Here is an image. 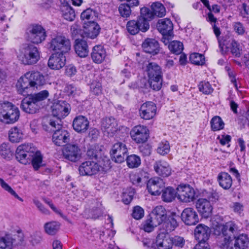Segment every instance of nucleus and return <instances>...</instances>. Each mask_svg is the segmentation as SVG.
<instances>
[{
    "label": "nucleus",
    "mask_w": 249,
    "mask_h": 249,
    "mask_svg": "<svg viewBox=\"0 0 249 249\" xmlns=\"http://www.w3.org/2000/svg\"><path fill=\"white\" fill-rule=\"evenodd\" d=\"M168 48L173 53L178 54L181 53L183 50L182 42L178 41H173L168 44Z\"/></svg>",
    "instance_id": "obj_44"
},
{
    "label": "nucleus",
    "mask_w": 249,
    "mask_h": 249,
    "mask_svg": "<svg viewBox=\"0 0 249 249\" xmlns=\"http://www.w3.org/2000/svg\"><path fill=\"white\" fill-rule=\"evenodd\" d=\"M233 27L234 31L239 35H243L245 32V28L242 23L240 22H236L233 23Z\"/></svg>",
    "instance_id": "obj_64"
},
{
    "label": "nucleus",
    "mask_w": 249,
    "mask_h": 249,
    "mask_svg": "<svg viewBox=\"0 0 249 249\" xmlns=\"http://www.w3.org/2000/svg\"><path fill=\"white\" fill-rule=\"evenodd\" d=\"M94 16V12L90 8H88L84 11L81 14L82 20H89L92 19Z\"/></svg>",
    "instance_id": "obj_63"
},
{
    "label": "nucleus",
    "mask_w": 249,
    "mask_h": 249,
    "mask_svg": "<svg viewBox=\"0 0 249 249\" xmlns=\"http://www.w3.org/2000/svg\"><path fill=\"white\" fill-rule=\"evenodd\" d=\"M100 29L99 25L95 22L89 21L88 23H84L82 36L83 37L94 39L98 35Z\"/></svg>",
    "instance_id": "obj_22"
},
{
    "label": "nucleus",
    "mask_w": 249,
    "mask_h": 249,
    "mask_svg": "<svg viewBox=\"0 0 249 249\" xmlns=\"http://www.w3.org/2000/svg\"><path fill=\"white\" fill-rule=\"evenodd\" d=\"M104 168L96 161L88 160L83 162L79 167V172L82 176H92L103 170Z\"/></svg>",
    "instance_id": "obj_15"
},
{
    "label": "nucleus",
    "mask_w": 249,
    "mask_h": 249,
    "mask_svg": "<svg viewBox=\"0 0 249 249\" xmlns=\"http://www.w3.org/2000/svg\"><path fill=\"white\" fill-rule=\"evenodd\" d=\"M26 73L33 89H38L46 84V77L40 71H32Z\"/></svg>",
    "instance_id": "obj_19"
},
{
    "label": "nucleus",
    "mask_w": 249,
    "mask_h": 249,
    "mask_svg": "<svg viewBox=\"0 0 249 249\" xmlns=\"http://www.w3.org/2000/svg\"><path fill=\"white\" fill-rule=\"evenodd\" d=\"M231 51L234 56L240 57L242 53L243 47L237 41L232 40L231 44Z\"/></svg>",
    "instance_id": "obj_45"
},
{
    "label": "nucleus",
    "mask_w": 249,
    "mask_h": 249,
    "mask_svg": "<svg viewBox=\"0 0 249 249\" xmlns=\"http://www.w3.org/2000/svg\"><path fill=\"white\" fill-rule=\"evenodd\" d=\"M130 7L127 4H121L119 7V11L121 16L124 18L128 17L131 13Z\"/></svg>",
    "instance_id": "obj_58"
},
{
    "label": "nucleus",
    "mask_w": 249,
    "mask_h": 249,
    "mask_svg": "<svg viewBox=\"0 0 249 249\" xmlns=\"http://www.w3.org/2000/svg\"><path fill=\"white\" fill-rule=\"evenodd\" d=\"M65 90L69 96H72V97L79 95L80 93V90L72 85H67L65 89Z\"/></svg>",
    "instance_id": "obj_62"
},
{
    "label": "nucleus",
    "mask_w": 249,
    "mask_h": 249,
    "mask_svg": "<svg viewBox=\"0 0 249 249\" xmlns=\"http://www.w3.org/2000/svg\"><path fill=\"white\" fill-rule=\"evenodd\" d=\"M144 174H145V173L142 171L132 174L130 177V180L133 184L139 185L144 180L145 178Z\"/></svg>",
    "instance_id": "obj_50"
},
{
    "label": "nucleus",
    "mask_w": 249,
    "mask_h": 249,
    "mask_svg": "<svg viewBox=\"0 0 249 249\" xmlns=\"http://www.w3.org/2000/svg\"><path fill=\"white\" fill-rule=\"evenodd\" d=\"M219 185L224 189L227 190L231 188L232 184L231 176L227 173L221 172L217 177Z\"/></svg>",
    "instance_id": "obj_35"
},
{
    "label": "nucleus",
    "mask_w": 249,
    "mask_h": 249,
    "mask_svg": "<svg viewBox=\"0 0 249 249\" xmlns=\"http://www.w3.org/2000/svg\"><path fill=\"white\" fill-rule=\"evenodd\" d=\"M25 73L18 80L16 84V89L18 92L23 96L28 95L33 89L30 82Z\"/></svg>",
    "instance_id": "obj_23"
},
{
    "label": "nucleus",
    "mask_w": 249,
    "mask_h": 249,
    "mask_svg": "<svg viewBox=\"0 0 249 249\" xmlns=\"http://www.w3.org/2000/svg\"><path fill=\"white\" fill-rule=\"evenodd\" d=\"M143 69L145 70L148 77L150 87L155 90H159L162 85V72L161 68L157 63L145 61Z\"/></svg>",
    "instance_id": "obj_4"
},
{
    "label": "nucleus",
    "mask_w": 249,
    "mask_h": 249,
    "mask_svg": "<svg viewBox=\"0 0 249 249\" xmlns=\"http://www.w3.org/2000/svg\"><path fill=\"white\" fill-rule=\"evenodd\" d=\"M63 157L65 159L72 161L76 162L81 157V150L77 144H68L62 150Z\"/></svg>",
    "instance_id": "obj_14"
},
{
    "label": "nucleus",
    "mask_w": 249,
    "mask_h": 249,
    "mask_svg": "<svg viewBox=\"0 0 249 249\" xmlns=\"http://www.w3.org/2000/svg\"><path fill=\"white\" fill-rule=\"evenodd\" d=\"M72 125L76 131L85 132L89 126V122L85 116L80 115L74 118Z\"/></svg>",
    "instance_id": "obj_31"
},
{
    "label": "nucleus",
    "mask_w": 249,
    "mask_h": 249,
    "mask_svg": "<svg viewBox=\"0 0 249 249\" xmlns=\"http://www.w3.org/2000/svg\"><path fill=\"white\" fill-rule=\"evenodd\" d=\"M157 28L162 36L173 35V25L171 21L168 18L159 20L158 22Z\"/></svg>",
    "instance_id": "obj_29"
},
{
    "label": "nucleus",
    "mask_w": 249,
    "mask_h": 249,
    "mask_svg": "<svg viewBox=\"0 0 249 249\" xmlns=\"http://www.w3.org/2000/svg\"><path fill=\"white\" fill-rule=\"evenodd\" d=\"M161 193L162 200L166 202H172L177 196V191L171 187L163 188Z\"/></svg>",
    "instance_id": "obj_36"
},
{
    "label": "nucleus",
    "mask_w": 249,
    "mask_h": 249,
    "mask_svg": "<svg viewBox=\"0 0 249 249\" xmlns=\"http://www.w3.org/2000/svg\"><path fill=\"white\" fill-rule=\"evenodd\" d=\"M170 147L167 141H163L160 143L157 148V152L161 155L167 154L170 151Z\"/></svg>",
    "instance_id": "obj_56"
},
{
    "label": "nucleus",
    "mask_w": 249,
    "mask_h": 249,
    "mask_svg": "<svg viewBox=\"0 0 249 249\" xmlns=\"http://www.w3.org/2000/svg\"><path fill=\"white\" fill-rule=\"evenodd\" d=\"M101 127L103 131L112 136L118 129L116 120L112 117H106L102 121Z\"/></svg>",
    "instance_id": "obj_27"
},
{
    "label": "nucleus",
    "mask_w": 249,
    "mask_h": 249,
    "mask_svg": "<svg viewBox=\"0 0 249 249\" xmlns=\"http://www.w3.org/2000/svg\"><path fill=\"white\" fill-rule=\"evenodd\" d=\"M101 153V149L97 145H94L89 148L87 151V155L90 158L97 159Z\"/></svg>",
    "instance_id": "obj_60"
},
{
    "label": "nucleus",
    "mask_w": 249,
    "mask_h": 249,
    "mask_svg": "<svg viewBox=\"0 0 249 249\" xmlns=\"http://www.w3.org/2000/svg\"><path fill=\"white\" fill-rule=\"evenodd\" d=\"M130 134L131 139L136 143H143L147 141L149 131L146 126L140 124L134 126L131 129Z\"/></svg>",
    "instance_id": "obj_12"
},
{
    "label": "nucleus",
    "mask_w": 249,
    "mask_h": 249,
    "mask_svg": "<svg viewBox=\"0 0 249 249\" xmlns=\"http://www.w3.org/2000/svg\"><path fill=\"white\" fill-rule=\"evenodd\" d=\"M9 140L12 143L19 142L24 138V133L20 128L15 126L12 127L8 132Z\"/></svg>",
    "instance_id": "obj_34"
},
{
    "label": "nucleus",
    "mask_w": 249,
    "mask_h": 249,
    "mask_svg": "<svg viewBox=\"0 0 249 249\" xmlns=\"http://www.w3.org/2000/svg\"><path fill=\"white\" fill-rule=\"evenodd\" d=\"M157 107L155 103L148 101L143 103L139 110L141 119L145 120L152 119L156 115Z\"/></svg>",
    "instance_id": "obj_18"
},
{
    "label": "nucleus",
    "mask_w": 249,
    "mask_h": 249,
    "mask_svg": "<svg viewBox=\"0 0 249 249\" xmlns=\"http://www.w3.org/2000/svg\"><path fill=\"white\" fill-rule=\"evenodd\" d=\"M66 54L54 53L50 56L48 66L52 70H59L66 64Z\"/></svg>",
    "instance_id": "obj_20"
},
{
    "label": "nucleus",
    "mask_w": 249,
    "mask_h": 249,
    "mask_svg": "<svg viewBox=\"0 0 249 249\" xmlns=\"http://www.w3.org/2000/svg\"><path fill=\"white\" fill-rule=\"evenodd\" d=\"M0 185L2 189L9 193L15 198L18 199L21 202L23 201L22 198L19 197L18 195L16 193V192L6 182H5L3 179L1 178H0Z\"/></svg>",
    "instance_id": "obj_52"
},
{
    "label": "nucleus",
    "mask_w": 249,
    "mask_h": 249,
    "mask_svg": "<svg viewBox=\"0 0 249 249\" xmlns=\"http://www.w3.org/2000/svg\"><path fill=\"white\" fill-rule=\"evenodd\" d=\"M164 187V183L162 179L156 177L150 178L147 183V189L152 196H159Z\"/></svg>",
    "instance_id": "obj_21"
},
{
    "label": "nucleus",
    "mask_w": 249,
    "mask_h": 249,
    "mask_svg": "<svg viewBox=\"0 0 249 249\" xmlns=\"http://www.w3.org/2000/svg\"><path fill=\"white\" fill-rule=\"evenodd\" d=\"M235 238L234 247L235 249H246L249 244V240L248 236L245 234H241Z\"/></svg>",
    "instance_id": "obj_38"
},
{
    "label": "nucleus",
    "mask_w": 249,
    "mask_h": 249,
    "mask_svg": "<svg viewBox=\"0 0 249 249\" xmlns=\"http://www.w3.org/2000/svg\"><path fill=\"white\" fill-rule=\"evenodd\" d=\"M211 232V229L207 226L202 224H198L195 228L194 234L198 243L193 249H210L207 242Z\"/></svg>",
    "instance_id": "obj_10"
},
{
    "label": "nucleus",
    "mask_w": 249,
    "mask_h": 249,
    "mask_svg": "<svg viewBox=\"0 0 249 249\" xmlns=\"http://www.w3.org/2000/svg\"><path fill=\"white\" fill-rule=\"evenodd\" d=\"M0 155L6 160L12 159L13 152L11 151L9 144L3 143L0 145Z\"/></svg>",
    "instance_id": "obj_43"
},
{
    "label": "nucleus",
    "mask_w": 249,
    "mask_h": 249,
    "mask_svg": "<svg viewBox=\"0 0 249 249\" xmlns=\"http://www.w3.org/2000/svg\"><path fill=\"white\" fill-rule=\"evenodd\" d=\"M45 231L49 234H54L59 228L58 223L55 221H52L47 223L44 226Z\"/></svg>",
    "instance_id": "obj_47"
},
{
    "label": "nucleus",
    "mask_w": 249,
    "mask_h": 249,
    "mask_svg": "<svg viewBox=\"0 0 249 249\" xmlns=\"http://www.w3.org/2000/svg\"><path fill=\"white\" fill-rule=\"evenodd\" d=\"M48 45L51 51L63 54L68 53L71 49L70 39L60 35L53 36Z\"/></svg>",
    "instance_id": "obj_9"
},
{
    "label": "nucleus",
    "mask_w": 249,
    "mask_h": 249,
    "mask_svg": "<svg viewBox=\"0 0 249 249\" xmlns=\"http://www.w3.org/2000/svg\"><path fill=\"white\" fill-rule=\"evenodd\" d=\"M211 127L213 131H220L224 128L225 124L221 118L218 116L213 117L210 121Z\"/></svg>",
    "instance_id": "obj_41"
},
{
    "label": "nucleus",
    "mask_w": 249,
    "mask_h": 249,
    "mask_svg": "<svg viewBox=\"0 0 249 249\" xmlns=\"http://www.w3.org/2000/svg\"><path fill=\"white\" fill-rule=\"evenodd\" d=\"M153 167L156 173L160 176L165 178L171 175L172 169L170 165L165 160L156 161L154 163Z\"/></svg>",
    "instance_id": "obj_25"
},
{
    "label": "nucleus",
    "mask_w": 249,
    "mask_h": 249,
    "mask_svg": "<svg viewBox=\"0 0 249 249\" xmlns=\"http://www.w3.org/2000/svg\"><path fill=\"white\" fill-rule=\"evenodd\" d=\"M144 214V210L141 207L136 206L133 208L132 216L134 219H141L143 217Z\"/></svg>",
    "instance_id": "obj_59"
},
{
    "label": "nucleus",
    "mask_w": 249,
    "mask_h": 249,
    "mask_svg": "<svg viewBox=\"0 0 249 249\" xmlns=\"http://www.w3.org/2000/svg\"><path fill=\"white\" fill-rule=\"evenodd\" d=\"M177 198L180 201L190 202L195 198L194 189L189 185H180L177 188Z\"/></svg>",
    "instance_id": "obj_16"
},
{
    "label": "nucleus",
    "mask_w": 249,
    "mask_h": 249,
    "mask_svg": "<svg viewBox=\"0 0 249 249\" xmlns=\"http://www.w3.org/2000/svg\"><path fill=\"white\" fill-rule=\"evenodd\" d=\"M61 12L63 17L66 20L72 21L75 18V12L73 9L69 5L62 6Z\"/></svg>",
    "instance_id": "obj_42"
},
{
    "label": "nucleus",
    "mask_w": 249,
    "mask_h": 249,
    "mask_svg": "<svg viewBox=\"0 0 249 249\" xmlns=\"http://www.w3.org/2000/svg\"><path fill=\"white\" fill-rule=\"evenodd\" d=\"M134 194L133 189L129 188L124 192L122 195V201L125 204H128L133 199Z\"/></svg>",
    "instance_id": "obj_57"
},
{
    "label": "nucleus",
    "mask_w": 249,
    "mask_h": 249,
    "mask_svg": "<svg viewBox=\"0 0 249 249\" xmlns=\"http://www.w3.org/2000/svg\"><path fill=\"white\" fill-rule=\"evenodd\" d=\"M151 9L152 10L149 9V12L152 15L151 19L154 17V16L162 17L165 15V8L164 6L160 2H156L153 3L151 5Z\"/></svg>",
    "instance_id": "obj_37"
},
{
    "label": "nucleus",
    "mask_w": 249,
    "mask_h": 249,
    "mask_svg": "<svg viewBox=\"0 0 249 249\" xmlns=\"http://www.w3.org/2000/svg\"><path fill=\"white\" fill-rule=\"evenodd\" d=\"M235 229V224L231 221L218 225L214 229V234L220 236L219 246L221 249H233V232Z\"/></svg>",
    "instance_id": "obj_2"
},
{
    "label": "nucleus",
    "mask_w": 249,
    "mask_h": 249,
    "mask_svg": "<svg viewBox=\"0 0 249 249\" xmlns=\"http://www.w3.org/2000/svg\"><path fill=\"white\" fill-rule=\"evenodd\" d=\"M182 221L188 225H196L199 221L198 215L192 208H185L181 213Z\"/></svg>",
    "instance_id": "obj_24"
},
{
    "label": "nucleus",
    "mask_w": 249,
    "mask_h": 249,
    "mask_svg": "<svg viewBox=\"0 0 249 249\" xmlns=\"http://www.w3.org/2000/svg\"><path fill=\"white\" fill-rule=\"evenodd\" d=\"M90 91L91 93L95 95H99L102 93L101 84L99 82H93L90 86Z\"/></svg>",
    "instance_id": "obj_61"
},
{
    "label": "nucleus",
    "mask_w": 249,
    "mask_h": 249,
    "mask_svg": "<svg viewBox=\"0 0 249 249\" xmlns=\"http://www.w3.org/2000/svg\"><path fill=\"white\" fill-rule=\"evenodd\" d=\"M127 152L128 149L125 144L117 142L113 145L110 153L112 160L115 162L121 163L124 161L125 156Z\"/></svg>",
    "instance_id": "obj_13"
},
{
    "label": "nucleus",
    "mask_w": 249,
    "mask_h": 249,
    "mask_svg": "<svg viewBox=\"0 0 249 249\" xmlns=\"http://www.w3.org/2000/svg\"><path fill=\"white\" fill-rule=\"evenodd\" d=\"M190 60L192 63L197 65H202L205 63L203 55L198 53H193L190 55Z\"/></svg>",
    "instance_id": "obj_51"
},
{
    "label": "nucleus",
    "mask_w": 249,
    "mask_h": 249,
    "mask_svg": "<svg viewBox=\"0 0 249 249\" xmlns=\"http://www.w3.org/2000/svg\"><path fill=\"white\" fill-rule=\"evenodd\" d=\"M196 208L204 217H208L211 214L213 208L210 202L205 198H199L196 202Z\"/></svg>",
    "instance_id": "obj_26"
},
{
    "label": "nucleus",
    "mask_w": 249,
    "mask_h": 249,
    "mask_svg": "<svg viewBox=\"0 0 249 249\" xmlns=\"http://www.w3.org/2000/svg\"><path fill=\"white\" fill-rule=\"evenodd\" d=\"M0 121L5 124H13L17 121L19 117L18 108L9 102H3L1 105Z\"/></svg>",
    "instance_id": "obj_8"
},
{
    "label": "nucleus",
    "mask_w": 249,
    "mask_h": 249,
    "mask_svg": "<svg viewBox=\"0 0 249 249\" xmlns=\"http://www.w3.org/2000/svg\"><path fill=\"white\" fill-rule=\"evenodd\" d=\"M155 223L154 221L150 217L143 223L142 224V228L145 231L150 232L154 230L155 227L158 225Z\"/></svg>",
    "instance_id": "obj_55"
},
{
    "label": "nucleus",
    "mask_w": 249,
    "mask_h": 249,
    "mask_svg": "<svg viewBox=\"0 0 249 249\" xmlns=\"http://www.w3.org/2000/svg\"><path fill=\"white\" fill-rule=\"evenodd\" d=\"M142 244L146 249H170L173 245L172 239L168 235L159 234L156 241L152 238H144Z\"/></svg>",
    "instance_id": "obj_7"
},
{
    "label": "nucleus",
    "mask_w": 249,
    "mask_h": 249,
    "mask_svg": "<svg viewBox=\"0 0 249 249\" xmlns=\"http://www.w3.org/2000/svg\"><path fill=\"white\" fill-rule=\"evenodd\" d=\"M49 96L47 90H44L26 97L22 101V109L28 113H34L40 107L41 102Z\"/></svg>",
    "instance_id": "obj_5"
},
{
    "label": "nucleus",
    "mask_w": 249,
    "mask_h": 249,
    "mask_svg": "<svg viewBox=\"0 0 249 249\" xmlns=\"http://www.w3.org/2000/svg\"><path fill=\"white\" fill-rule=\"evenodd\" d=\"M34 155V153H26L24 154H18V155H15V156L16 159L18 162L21 164L27 165L30 164L31 162Z\"/></svg>",
    "instance_id": "obj_48"
},
{
    "label": "nucleus",
    "mask_w": 249,
    "mask_h": 249,
    "mask_svg": "<svg viewBox=\"0 0 249 249\" xmlns=\"http://www.w3.org/2000/svg\"><path fill=\"white\" fill-rule=\"evenodd\" d=\"M42 161V157L39 152H35L32 160L31 162L35 170H37L41 166Z\"/></svg>",
    "instance_id": "obj_53"
},
{
    "label": "nucleus",
    "mask_w": 249,
    "mask_h": 249,
    "mask_svg": "<svg viewBox=\"0 0 249 249\" xmlns=\"http://www.w3.org/2000/svg\"><path fill=\"white\" fill-rule=\"evenodd\" d=\"M158 225L163 223L166 219V212L165 208L162 206H157L153 211L150 217Z\"/></svg>",
    "instance_id": "obj_30"
},
{
    "label": "nucleus",
    "mask_w": 249,
    "mask_h": 249,
    "mask_svg": "<svg viewBox=\"0 0 249 249\" xmlns=\"http://www.w3.org/2000/svg\"><path fill=\"white\" fill-rule=\"evenodd\" d=\"M70 105L67 103L66 102L63 101H58L54 102L51 107L52 114L53 117L52 118H45L48 120L53 119L55 121L60 120L61 121L62 118H64L67 116L69 113Z\"/></svg>",
    "instance_id": "obj_11"
},
{
    "label": "nucleus",
    "mask_w": 249,
    "mask_h": 249,
    "mask_svg": "<svg viewBox=\"0 0 249 249\" xmlns=\"http://www.w3.org/2000/svg\"><path fill=\"white\" fill-rule=\"evenodd\" d=\"M106 52L104 47L100 45H96L92 50L91 58L94 62L100 64L103 62L106 57Z\"/></svg>",
    "instance_id": "obj_32"
},
{
    "label": "nucleus",
    "mask_w": 249,
    "mask_h": 249,
    "mask_svg": "<svg viewBox=\"0 0 249 249\" xmlns=\"http://www.w3.org/2000/svg\"><path fill=\"white\" fill-rule=\"evenodd\" d=\"M178 225L177 220L173 217L168 218L166 221L163 222V227L167 232L174 231Z\"/></svg>",
    "instance_id": "obj_46"
},
{
    "label": "nucleus",
    "mask_w": 249,
    "mask_h": 249,
    "mask_svg": "<svg viewBox=\"0 0 249 249\" xmlns=\"http://www.w3.org/2000/svg\"><path fill=\"white\" fill-rule=\"evenodd\" d=\"M44 129L48 132H53L52 140L58 146H62L70 140L69 133L62 128V122L60 120L55 121L53 119H45L43 122Z\"/></svg>",
    "instance_id": "obj_1"
},
{
    "label": "nucleus",
    "mask_w": 249,
    "mask_h": 249,
    "mask_svg": "<svg viewBox=\"0 0 249 249\" xmlns=\"http://www.w3.org/2000/svg\"><path fill=\"white\" fill-rule=\"evenodd\" d=\"M13 244V239L10 237H0V249H12Z\"/></svg>",
    "instance_id": "obj_54"
},
{
    "label": "nucleus",
    "mask_w": 249,
    "mask_h": 249,
    "mask_svg": "<svg viewBox=\"0 0 249 249\" xmlns=\"http://www.w3.org/2000/svg\"><path fill=\"white\" fill-rule=\"evenodd\" d=\"M18 58L24 65H33L39 60L40 52L36 47L27 44L19 49Z\"/></svg>",
    "instance_id": "obj_6"
},
{
    "label": "nucleus",
    "mask_w": 249,
    "mask_h": 249,
    "mask_svg": "<svg viewBox=\"0 0 249 249\" xmlns=\"http://www.w3.org/2000/svg\"><path fill=\"white\" fill-rule=\"evenodd\" d=\"M152 14L149 9L143 7L141 9V15L137 20H132L127 23V29L131 35H135L140 31L145 32L149 28V21L151 20Z\"/></svg>",
    "instance_id": "obj_3"
},
{
    "label": "nucleus",
    "mask_w": 249,
    "mask_h": 249,
    "mask_svg": "<svg viewBox=\"0 0 249 249\" xmlns=\"http://www.w3.org/2000/svg\"><path fill=\"white\" fill-rule=\"evenodd\" d=\"M127 166L131 169L138 168L141 164L140 157L135 154H131L126 158Z\"/></svg>",
    "instance_id": "obj_39"
},
{
    "label": "nucleus",
    "mask_w": 249,
    "mask_h": 249,
    "mask_svg": "<svg viewBox=\"0 0 249 249\" xmlns=\"http://www.w3.org/2000/svg\"><path fill=\"white\" fill-rule=\"evenodd\" d=\"M143 50L150 54H156L160 51V46L158 42L153 38H147L142 44Z\"/></svg>",
    "instance_id": "obj_28"
},
{
    "label": "nucleus",
    "mask_w": 249,
    "mask_h": 249,
    "mask_svg": "<svg viewBox=\"0 0 249 249\" xmlns=\"http://www.w3.org/2000/svg\"><path fill=\"white\" fill-rule=\"evenodd\" d=\"M74 49L76 53L80 57H85L88 54V46L87 42L83 39H76L75 40Z\"/></svg>",
    "instance_id": "obj_33"
},
{
    "label": "nucleus",
    "mask_w": 249,
    "mask_h": 249,
    "mask_svg": "<svg viewBox=\"0 0 249 249\" xmlns=\"http://www.w3.org/2000/svg\"><path fill=\"white\" fill-rule=\"evenodd\" d=\"M45 29L40 25L33 26L28 32L29 41L34 44H39L45 40L46 37Z\"/></svg>",
    "instance_id": "obj_17"
},
{
    "label": "nucleus",
    "mask_w": 249,
    "mask_h": 249,
    "mask_svg": "<svg viewBox=\"0 0 249 249\" xmlns=\"http://www.w3.org/2000/svg\"><path fill=\"white\" fill-rule=\"evenodd\" d=\"M36 151V148L32 143H24L19 145L16 151L15 155L24 154L26 153H34Z\"/></svg>",
    "instance_id": "obj_40"
},
{
    "label": "nucleus",
    "mask_w": 249,
    "mask_h": 249,
    "mask_svg": "<svg viewBox=\"0 0 249 249\" xmlns=\"http://www.w3.org/2000/svg\"><path fill=\"white\" fill-rule=\"evenodd\" d=\"M198 87L199 91L206 95L211 94L213 90L211 85L208 81H201L198 84Z\"/></svg>",
    "instance_id": "obj_49"
}]
</instances>
